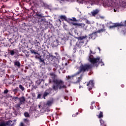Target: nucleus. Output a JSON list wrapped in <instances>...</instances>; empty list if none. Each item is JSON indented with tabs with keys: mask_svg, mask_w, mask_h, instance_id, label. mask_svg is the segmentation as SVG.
Segmentation results:
<instances>
[{
	"mask_svg": "<svg viewBox=\"0 0 126 126\" xmlns=\"http://www.w3.org/2000/svg\"><path fill=\"white\" fill-rule=\"evenodd\" d=\"M114 11L115 12H116V9H114Z\"/></svg>",
	"mask_w": 126,
	"mask_h": 126,
	"instance_id": "nucleus-54",
	"label": "nucleus"
},
{
	"mask_svg": "<svg viewBox=\"0 0 126 126\" xmlns=\"http://www.w3.org/2000/svg\"><path fill=\"white\" fill-rule=\"evenodd\" d=\"M59 21H60V22H62V21H61V19H59Z\"/></svg>",
	"mask_w": 126,
	"mask_h": 126,
	"instance_id": "nucleus-52",
	"label": "nucleus"
},
{
	"mask_svg": "<svg viewBox=\"0 0 126 126\" xmlns=\"http://www.w3.org/2000/svg\"><path fill=\"white\" fill-rule=\"evenodd\" d=\"M36 16H37V17H39L40 18H42V17H43L42 14H39V13H36Z\"/></svg>",
	"mask_w": 126,
	"mask_h": 126,
	"instance_id": "nucleus-32",
	"label": "nucleus"
},
{
	"mask_svg": "<svg viewBox=\"0 0 126 126\" xmlns=\"http://www.w3.org/2000/svg\"><path fill=\"white\" fill-rule=\"evenodd\" d=\"M97 32H93L92 33L89 34L90 37H91V39L93 40H95L96 38H97Z\"/></svg>",
	"mask_w": 126,
	"mask_h": 126,
	"instance_id": "nucleus-12",
	"label": "nucleus"
},
{
	"mask_svg": "<svg viewBox=\"0 0 126 126\" xmlns=\"http://www.w3.org/2000/svg\"><path fill=\"white\" fill-rule=\"evenodd\" d=\"M14 65H15V66H17V67H20V62H19V61H15L14 62Z\"/></svg>",
	"mask_w": 126,
	"mask_h": 126,
	"instance_id": "nucleus-17",
	"label": "nucleus"
},
{
	"mask_svg": "<svg viewBox=\"0 0 126 126\" xmlns=\"http://www.w3.org/2000/svg\"><path fill=\"white\" fill-rule=\"evenodd\" d=\"M58 45H59V43H58V40H56V41H54L53 42L54 47H58Z\"/></svg>",
	"mask_w": 126,
	"mask_h": 126,
	"instance_id": "nucleus-28",
	"label": "nucleus"
},
{
	"mask_svg": "<svg viewBox=\"0 0 126 126\" xmlns=\"http://www.w3.org/2000/svg\"><path fill=\"white\" fill-rule=\"evenodd\" d=\"M52 90H53V89H51V88H49L45 90V91L44 92L42 98L43 99H46V97H47V96H49V95L53 94V93H52Z\"/></svg>",
	"mask_w": 126,
	"mask_h": 126,
	"instance_id": "nucleus-7",
	"label": "nucleus"
},
{
	"mask_svg": "<svg viewBox=\"0 0 126 126\" xmlns=\"http://www.w3.org/2000/svg\"><path fill=\"white\" fill-rule=\"evenodd\" d=\"M18 100H19V102H20L19 104L21 105H22V104H24V102L26 101V99H25V97H24V96L19 98Z\"/></svg>",
	"mask_w": 126,
	"mask_h": 126,
	"instance_id": "nucleus-13",
	"label": "nucleus"
},
{
	"mask_svg": "<svg viewBox=\"0 0 126 126\" xmlns=\"http://www.w3.org/2000/svg\"><path fill=\"white\" fill-rule=\"evenodd\" d=\"M77 39L80 41L79 43H77L76 45L77 49H80L83 46L85 41H87V35L78 37Z\"/></svg>",
	"mask_w": 126,
	"mask_h": 126,
	"instance_id": "nucleus-6",
	"label": "nucleus"
},
{
	"mask_svg": "<svg viewBox=\"0 0 126 126\" xmlns=\"http://www.w3.org/2000/svg\"><path fill=\"white\" fill-rule=\"evenodd\" d=\"M8 92H9L8 90L6 89V90H5L4 91L3 94H7L8 93Z\"/></svg>",
	"mask_w": 126,
	"mask_h": 126,
	"instance_id": "nucleus-36",
	"label": "nucleus"
},
{
	"mask_svg": "<svg viewBox=\"0 0 126 126\" xmlns=\"http://www.w3.org/2000/svg\"><path fill=\"white\" fill-rule=\"evenodd\" d=\"M71 24L72 25L75 26V28H80V29L84 28V27L85 26V24L83 23H71Z\"/></svg>",
	"mask_w": 126,
	"mask_h": 126,
	"instance_id": "nucleus-9",
	"label": "nucleus"
},
{
	"mask_svg": "<svg viewBox=\"0 0 126 126\" xmlns=\"http://www.w3.org/2000/svg\"><path fill=\"white\" fill-rule=\"evenodd\" d=\"M13 111H14L13 112V114H15V116H17V115H18V111L16 110V109H15L14 108V107L12 108Z\"/></svg>",
	"mask_w": 126,
	"mask_h": 126,
	"instance_id": "nucleus-25",
	"label": "nucleus"
},
{
	"mask_svg": "<svg viewBox=\"0 0 126 126\" xmlns=\"http://www.w3.org/2000/svg\"><path fill=\"white\" fill-rule=\"evenodd\" d=\"M87 86H88V88L89 89V91H91V90H92V88L94 87V81L90 80L87 83Z\"/></svg>",
	"mask_w": 126,
	"mask_h": 126,
	"instance_id": "nucleus-10",
	"label": "nucleus"
},
{
	"mask_svg": "<svg viewBox=\"0 0 126 126\" xmlns=\"http://www.w3.org/2000/svg\"><path fill=\"white\" fill-rule=\"evenodd\" d=\"M24 116H25L26 118H30V115L28 112H25L24 113Z\"/></svg>",
	"mask_w": 126,
	"mask_h": 126,
	"instance_id": "nucleus-27",
	"label": "nucleus"
},
{
	"mask_svg": "<svg viewBox=\"0 0 126 126\" xmlns=\"http://www.w3.org/2000/svg\"><path fill=\"white\" fill-rule=\"evenodd\" d=\"M90 108H91V110H93V106H92V105L91 106Z\"/></svg>",
	"mask_w": 126,
	"mask_h": 126,
	"instance_id": "nucleus-48",
	"label": "nucleus"
},
{
	"mask_svg": "<svg viewBox=\"0 0 126 126\" xmlns=\"http://www.w3.org/2000/svg\"><path fill=\"white\" fill-rule=\"evenodd\" d=\"M104 28L105 27H103V29L98 30L97 31H96L97 33H99L100 34V33H103V32H105L106 31V29Z\"/></svg>",
	"mask_w": 126,
	"mask_h": 126,
	"instance_id": "nucleus-19",
	"label": "nucleus"
},
{
	"mask_svg": "<svg viewBox=\"0 0 126 126\" xmlns=\"http://www.w3.org/2000/svg\"><path fill=\"white\" fill-rule=\"evenodd\" d=\"M60 18H61V19H65L66 17L62 15L60 16Z\"/></svg>",
	"mask_w": 126,
	"mask_h": 126,
	"instance_id": "nucleus-38",
	"label": "nucleus"
},
{
	"mask_svg": "<svg viewBox=\"0 0 126 126\" xmlns=\"http://www.w3.org/2000/svg\"><path fill=\"white\" fill-rule=\"evenodd\" d=\"M57 69H57V68H54L53 69V71H54V72H56V71L57 70Z\"/></svg>",
	"mask_w": 126,
	"mask_h": 126,
	"instance_id": "nucleus-43",
	"label": "nucleus"
},
{
	"mask_svg": "<svg viewBox=\"0 0 126 126\" xmlns=\"http://www.w3.org/2000/svg\"><path fill=\"white\" fill-rule=\"evenodd\" d=\"M103 112L100 111L98 115V119H101V118H103Z\"/></svg>",
	"mask_w": 126,
	"mask_h": 126,
	"instance_id": "nucleus-29",
	"label": "nucleus"
},
{
	"mask_svg": "<svg viewBox=\"0 0 126 126\" xmlns=\"http://www.w3.org/2000/svg\"><path fill=\"white\" fill-rule=\"evenodd\" d=\"M98 50H99V52L101 51V49H100V47H97Z\"/></svg>",
	"mask_w": 126,
	"mask_h": 126,
	"instance_id": "nucleus-50",
	"label": "nucleus"
},
{
	"mask_svg": "<svg viewBox=\"0 0 126 126\" xmlns=\"http://www.w3.org/2000/svg\"><path fill=\"white\" fill-rule=\"evenodd\" d=\"M13 77H14V76H10V78H9V79H8L9 84H12V83H13V82L14 81L13 80ZM10 78H12V79L11 80V79H10Z\"/></svg>",
	"mask_w": 126,
	"mask_h": 126,
	"instance_id": "nucleus-18",
	"label": "nucleus"
},
{
	"mask_svg": "<svg viewBox=\"0 0 126 126\" xmlns=\"http://www.w3.org/2000/svg\"><path fill=\"white\" fill-rule=\"evenodd\" d=\"M122 6H123V7L126 8V1L122 2Z\"/></svg>",
	"mask_w": 126,
	"mask_h": 126,
	"instance_id": "nucleus-33",
	"label": "nucleus"
},
{
	"mask_svg": "<svg viewBox=\"0 0 126 126\" xmlns=\"http://www.w3.org/2000/svg\"><path fill=\"white\" fill-rule=\"evenodd\" d=\"M24 123H23V122H21L20 125H19V126H24Z\"/></svg>",
	"mask_w": 126,
	"mask_h": 126,
	"instance_id": "nucleus-40",
	"label": "nucleus"
},
{
	"mask_svg": "<svg viewBox=\"0 0 126 126\" xmlns=\"http://www.w3.org/2000/svg\"><path fill=\"white\" fill-rule=\"evenodd\" d=\"M100 123L101 126H106V124H105V122H104V121L102 119L100 120Z\"/></svg>",
	"mask_w": 126,
	"mask_h": 126,
	"instance_id": "nucleus-26",
	"label": "nucleus"
},
{
	"mask_svg": "<svg viewBox=\"0 0 126 126\" xmlns=\"http://www.w3.org/2000/svg\"><path fill=\"white\" fill-rule=\"evenodd\" d=\"M99 9H98L94 10H93V11H92L91 12V14H90V15L95 17V16H96V15H97V14H98V13H99Z\"/></svg>",
	"mask_w": 126,
	"mask_h": 126,
	"instance_id": "nucleus-11",
	"label": "nucleus"
},
{
	"mask_svg": "<svg viewBox=\"0 0 126 126\" xmlns=\"http://www.w3.org/2000/svg\"><path fill=\"white\" fill-rule=\"evenodd\" d=\"M115 27H118L119 30H121V32L126 34V21H125L123 23H121L120 24L119 23H114L113 26H110L109 28L112 29V28H115Z\"/></svg>",
	"mask_w": 126,
	"mask_h": 126,
	"instance_id": "nucleus-4",
	"label": "nucleus"
},
{
	"mask_svg": "<svg viewBox=\"0 0 126 126\" xmlns=\"http://www.w3.org/2000/svg\"><path fill=\"white\" fill-rule=\"evenodd\" d=\"M20 106H21V104H20V103H18L14 105V107L16 108L15 110L18 111H20V109H21V107H20Z\"/></svg>",
	"mask_w": 126,
	"mask_h": 126,
	"instance_id": "nucleus-15",
	"label": "nucleus"
},
{
	"mask_svg": "<svg viewBox=\"0 0 126 126\" xmlns=\"http://www.w3.org/2000/svg\"><path fill=\"white\" fill-rule=\"evenodd\" d=\"M100 109H101V107H98L97 108V110H98V111H100Z\"/></svg>",
	"mask_w": 126,
	"mask_h": 126,
	"instance_id": "nucleus-51",
	"label": "nucleus"
},
{
	"mask_svg": "<svg viewBox=\"0 0 126 126\" xmlns=\"http://www.w3.org/2000/svg\"><path fill=\"white\" fill-rule=\"evenodd\" d=\"M18 99H19V98H18V97H17V96H13V97H12V99L15 101H17V100Z\"/></svg>",
	"mask_w": 126,
	"mask_h": 126,
	"instance_id": "nucleus-34",
	"label": "nucleus"
},
{
	"mask_svg": "<svg viewBox=\"0 0 126 126\" xmlns=\"http://www.w3.org/2000/svg\"><path fill=\"white\" fill-rule=\"evenodd\" d=\"M30 52L31 53V54H32V55H37V54L38 53V52H36L35 51V50H34L33 49H31L30 50Z\"/></svg>",
	"mask_w": 126,
	"mask_h": 126,
	"instance_id": "nucleus-24",
	"label": "nucleus"
},
{
	"mask_svg": "<svg viewBox=\"0 0 126 126\" xmlns=\"http://www.w3.org/2000/svg\"><path fill=\"white\" fill-rule=\"evenodd\" d=\"M19 89H20V90H21V91H22L23 92L24 91H25V88H24V87L22 85H21V84L19 85Z\"/></svg>",
	"mask_w": 126,
	"mask_h": 126,
	"instance_id": "nucleus-21",
	"label": "nucleus"
},
{
	"mask_svg": "<svg viewBox=\"0 0 126 126\" xmlns=\"http://www.w3.org/2000/svg\"><path fill=\"white\" fill-rule=\"evenodd\" d=\"M45 20H46L45 19H41V21H45Z\"/></svg>",
	"mask_w": 126,
	"mask_h": 126,
	"instance_id": "nucleus-49",
	"label": "nucleus"
},
{
	"mask_svg": "<svg viewBox=\"0 0 126 126\" xmlns=\"http://www.w3.org/2000/svg\"><path fill=\"white\" fill-rule=\"evenodd\" d=\"M103 94L104 96H107V95H108V94H107V93H104Z\"/></svg>",
	"mask_w": 126,
	"mask_h": 126,
	"instance_id": "nucleus-45",
	"label": "nucleus"
},
{
	"mask_svg": "<svg viewBox=\"0 0 126 126\" xmlns=\"http://www.w3.org/2000/svg\"><path fill=\"white\" fill-rule=\"evenodd\" d=\"M65 65H67V63H65Z\"/></svg>",
	"mask_w": 126,
	"mask_h": 126,
	"instance_id": "nucleus-53",
	"label": "nucleus"
},
{
	"mask_svg": "<svg viewBox=\"0 0 126 126\" xmlns=\"http://www.w3.org/2000/svg\"><path fill=\"white\" fill-rule=\"evenodd\" d=\"M91 54H93V55H94L95 53H93L91 50L90 51V54H89V61L91 63L93 64H95V66L97 67L99 64L101 63V66L104 65V62H102V59L100 60V57L97 56L96 58H94V56L93 55H91Z\"/></svg>",
	"mask_w": 126,
	"mask_h": 126,
	"instance_id": "nucleus-3",
	"label": "nucleus"
},
{
	"mask_svg": "<svg viewBox=\"0 0 126 126\" xmlns=\"http://www.w3.org/2000/svg\"><path fill=\"white\" fill-rule=\"evenodd\" d=\"M55 56L51 55L49 54L48 55L46 56V59L49 61V63H56V62H60V60H61V56L58 52H55L54 53Z\"/></svg>",
	"mask_w": 126,
	"mask_h": 126,
	"instance_id": "nucleus-5",
	"label": "nucleus"
},
{
	"mask_svg": "<svg viewBox=\"0 0 126 126\" xmlns=\"http://www.w3.org/2000/svg\"><path fill=\"white\" fill-rule=\"evenodd\" d=\"M71 21H76V19L75 18H73V20L71 19Z\"/></svg>",
	"mask_w": 126,
	"mask_h": 126,
	"instance_id": "nucleus-41",
	"label": "nucleus"
},
{
	"mask_svg": "<svg viewBox=\"0 0 126 126\" xmlns=\"http://www.w3.org/2000/svg\"><path fill=\"white\" fill-rule=\"evenodd\" d=\"M9 53L11 56H14L15 55V50H9Z\"/></svg>",
	"mask_w": 126,
	"mask_h": 126,
	"instance_id": "nucleus-22",
	"label": "nucleus"
},
{
	"mask_svg": "<svg viewBox=\"0 0 126 126\" xmlns=\"http://www.w3.org/2000/svg\"><path fill=\"white\" fill-rule=\"evenodd\" d=\"M11 40H12V38H9L8 41H9V42H10L11 45H12V44H13V42H12V41H11Z\"/></svg>",
	"mask_w": 126,
	"mask_h": 126,
	"instance_id": "nucleus-39",
	"label": "nucleus"
},
{
	"mask_svg": "<svg viewBox=\"0 0 126 126\" xmlns=\"http://www.w3.org/2000/svg\"><path fill=\"white\" fill-rule=\"evenodd\" d=\"M95 104V101H92V102H91V105H93V104Z\"/></svg>",
	"mask_w": 126,
	"mask_h": 126,
	"instance_id": "nucleus-46",
	"label": "nucleus"
},
{
	"mask_svg": "<svg viewBox=\"0 0 126 126\" xmlns=\"http://www.w3.org/2000/svg\"><path fill=\"white\" fill-rule=\"evenodd\" d=\"M54 68H56V69H58V68H61V66L58 64H54Z\"/></svg>",
	"mask_w": 126,
	"mask_h": 126,
	"instance_id": "nucleus-31",
	"label": "nucleus"
},
{
	"mask_svg": "<svg viewBox=\"0 0 126 126\" xmlns=\"http://www.w3.org/2000/svg\"><path fill=\"white\" fill-rule=\"evenodd\" d=\"M78 114H79V113L77 112L75 114H74L72 115V117H73L74 118H75V117H77V115H78Z\"/></svg>",
	"mask_w": 126,
	"mask_h": 126,
	"instance_id": "nucleus-37",
	"label": "nucleus"
},
{
	"mask_svg": "<svg viewBox=\"0 0 126 126\" xmlns=\"http://www.w3.org/2000/svg\"><path fill=\"white\" fill-rule=\"evenodd\" d=\"M11 123H12L11 120H9L5 122H1L0 124V126H14V124H11Z\"/></svg>",
	"mask_w": 126,
	"mask_h": 126,
	"instance_id": "nucleus-8",
	"label": "nucleus"
},
{
	"mask_svg": "<svg viewBox=\"0 0 126 126\" xmlns=\"http://www.w3.org/2000/svg\"><path fill=\"white\" fill-rule=\"evenodd\" d=\"M121 87H122V88H124V87H125V85L122 84V85H121Z\"/></svg>",
	"mask_w": 126,
	"mask_h": 126,
	"instance_id": "nucleus-47",
	"label": "nucleus"
},
{
	"mask_svg": "<svg viewBox=\"0 0 126 126\" xmlns=\"http://www.w3.org/2000/svg\"><path fill=\"white\" fill-rule=\"evenodd\" d=\"M12 91L14 92V94H15V95L16 94H17V93H18V91H19L18 88V87L16 88L15 89H13V90H12Z\"/></svg>",
	"mask_w": 126,
	"mask_h": 126,
	"instance_id": "nucleus-23",
	"label": "nucleus"
},
{
	"mask_svg": "<svg viewBox=\"0 0 126 126\" xmlns=\"http://www.w3.org/2000/svg\"><path fill=\"white\" fill-rule=\"evenodd\" d=\"M49 71H50V70H52V68L51 67H49L48 68Z\"/></svg>",
	"mask_w": 126,
	"mask_h": 126,
	"instance_id": "nucleus-44",
	"label": "nucleus"
},
{
	"mask_svg": "<svg viewBox=\"0 0 126 126\" xmlns=\"http://www.w3.org/2000/svg\"><path fill=\"white\" fill-rule=\"evenodd\" d=\"M86 23H87V24H90V22L89 21H88V20H87L86 21Z\"/></svg>",
	"mask_w": 126,
	"mask_h": 126,
	"instance_id": "nucleus-42",
	"label": "nucleus"
},
{
	"mask_svg": "<svg viewBox=\"0 0 126 126\" xmlns=\"http://www.w3.org/2000/svg\"><path fill=\"white\" fill-rule=\"evenodd\" d=\"M42 96V94H38L37 96V99H41V96Z\"/></svg>",
	"mask_w": 126,
	"mask_h": 126,
	"instance_id": "nucleus-35",
	"label": "nucleus"
},
{
	"mask_svg": "<svg viewBox=\"0 0 126 126\" xmlns=\"http://www.w3.org/2000/svg\"><path fill=\"white\" fill-rule=\"evenodd\" d=\"M92 68V65L89 64H81L79 67V71L72 75L66 76V80H69L74 84H79L82 80L84 72L89 71Z\"/></svg>",
	"mask_w": 126,
	"mask_h": 126,
	"instance_id": "nucleus-1",
	"label": "nucleus"
},
{
	"mask_svg": "<svg viewBox=\"0 0 126 126\" xmlns=\"http://www.w3.org/2000/svg\"><path fill=\"white\" fill-rule=\"evenodd\" d=\"M23 122L26 124L27 126H30V121L28 119H24Z\"/></svg>",
	"mask_w": 126,
	"mask_h": 126,
	"instance_id": "nucleus-16",
	"label": "nucleus"
},
{
	"mask_svg": "<svg viewBox=\"0 0 126 126\" xmlns=\"http://www.w3.org/2000/svg\"><path fill=\"white\" fill-rule=\"evenodd\" d=\"M38 60H39V63H42V65H46V62H45V59H44L43 58H42L41 56L39 57Z\"/></svg>",
	"mask_w": 126,
	"mask_h": 126,
	"instance_id": "nucleus-14",
	"label": "nucleus"
},
{
	"mask_svg": "<svg viewBox=\"0 0 126 126\" xmlns=\"http://www.w3.org/2000/svg\"><path fill=\"white\" fill-rule=\"evenodd\" d=\"M53 103H54V101L53 100H48L47 101V103H46V105L47 106H52V104H53Z\"/></svg>",
	"mask_w": 126,
	"mask_h": 126,
	"instance_id": "nucleus-20",
	"label": "nucleus"
},
{
	"mask_svg": "<svg viewBox=\"0 0 126 126\" xmlns=\"http://www.w3.org/2000/svg\"><path fill=\"white\" fill-rule=\"evenodd\" d=\"M50 76H51L52 79H49V83H54L52 88L54 91H58V89H63L66 88V86L64 85V82L62 80L57 79L58 75H56L55 72H51L49 73Z\"/></svg>",
	"mask_w": 126,
	"mask_h": 126,
	"instance_id": "nucleus-2",
	"label": "nucleus"
},
{
	"mask_svg": "<svg viewBox=\"0 0 126 126\" xmlns=\"http://www.w3.org/2000/svg\"><path fill=\"white\" fill-rule=\"evenodd\" d=\"M35 56V59H38V60L41 57V56H40V54L39 53H38Z\"/></svg>",
	"mask_w": 126,
	"mask_h": 126,
	"instance_id": "nucleus-30",
	"label": "nucleus"
}]
</instances>
